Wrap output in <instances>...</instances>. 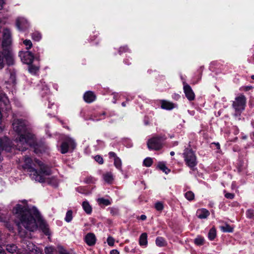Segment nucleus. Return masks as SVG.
<instances>
[{
	"instance_id": "obj_1",
	"label": "nucleus",
	"mask_w": 254,
	"mask_h": 254,
	"mask_svg": "<svg viewBox=\"0 0 254 254\" xmlns=\"http://www.w3.org/2000/svg\"><path fill=\"white\" fill-rule=\"evenodd\" d=\"M21 202L22 204H17L13 208V213L18 221L17 225L19 231H21L22 227L30 231H34L37 229V225L32 213L37 216L39 212L35 207L30 209L26 200Z\"/></svg>"
},
{
	"instance_id": "obj_2",
	"label": "nucleus",
	"mask_w": 254,
	"mask_h": 254,
	"mask_svg": "<svg viewBox=\"0 0 254 254\" xmlns=\"http://www.w3.org/2000/svg\"><path fill=\"white\" fill-rule=\"evenodd\" d=\"M12 126L17 135L16 139L20 143H38L36 135L27 127L24 120L15 119Z\"/></svg>"
},
{
	"instance_id": "obj_3",
	"label": "nucleus",
	"mask_w": 254,
	"mask_h": 254,
	"mask_svg": "<svg viewBox=\"0 0 254 254\" xmlns=\"http://www.w3.org/2000/svg\"><path fill=\"white\" fill-rule=\"evenodd\" d=\"M35 163H36L34 160L33 161L31 158L25 157L23 168L26 172H28L32 179L40 183H43L45 181V178L41 174H38V171L34 168L35 167Z\"/></svg>"
},
{
	"instance_id": "obj_4",
	"label": "nucleus",
	"mask_w": 254,
	"mask_h": 254,
	"mask_svg": "<svg viewBox=\"0 0 254 254\" xmlns=\"http://www.w3.org/2000/svg\"><path fill=\"white\" fill-rule=\"evenodd\" d=\"M4 61L8 66L14 64V59L11 51L8 49H3L2 52H0V68L4 67Z\"/></svg>"
},
{
	"instance_id": "obj_5",
	"label": "nucleus",
	"mask_w": 254,
	"mask_h": 254,
	"mask_svg": "<svg viewBox=\"0 0 254 254\" xmlns=\"http://www.w3.org/2000/svg\"><path fill=\"white\" fill-rule=\"evenodd\" d=\"M247 99L245 95L241 94L235 98L233 102L232 106L236 113L240 114L245 109Z\"/></svg>"
},
{
	"instance_id": "obj_6",
	"label": "nucleus",
	"mask_w": 254,
	"mask_h": 254,
	"mask_svg": "<svg viewBox=\"0 0 254 254\" xmlns=\"http://www.w3.org/2000/svg\"><path fill=\"white\" fill-rule=\"evenodd\" d=\"M184 155L186 164L188 166L192 168L196 165V157L190 144L188 145V147L186 148Z\"/></svg>"
},
{
	"instance_id": "obj_7",
	"label": "nucleus",
	"mask_w": 254,
	"mask_h": 254,
	"mask_svg": "<svg viewBox=\"0 0 254 254\" xmlns=\"http://www.w3.org/2000/svg\"><path fill=\"white\" fill-rule=\"evenodd\" d=\"M22 61L25 64H29L33 63L34 59L38 61H40L39 53L36 54L35 57L32 52L29 51H26L20 55Z\"/></svg>"
},
{
	"instance_id": "obj_8",
	"label": "nucleus",
	"mask_w": 254,
	"mask_h": 254,
	"mask_svg": "<svg viewBox=\"0 0 254 254\" xmlns=\"http://www.w3.org/2000/svg\"><path fill=\"white\" fill-rule=\"evenodd\" d=\"M34 161L39 167L40 170L39 171H38V174L42 175L44 178V176H49L52 174L50 168L42 161L37 159H35Z\"/></svg>"
},
{
	"instance_id": "obj_9",
	"label": "nucleus",
	"mask_w": 254,
	"mask_h": 254,
	"mask_svg": "<svg viewBox=\"0 0 254 254\" xmlns=\"http://www.w3.org/2000/svg\"><path fill=\"white\" fill-rule=\"evenodd\" d=\"M11 44V34L8 29H4L3 32V39L2 41V47L3 49H8Z\"/></svg>"
},
{
	"instance_id": "obj_10",
	"label": "nucleus",
	"mask_w": 254,
	"mask_h": 254,
	"mask_svg": "<svg viewBox=\"0 0 254 254\" xmlns=\"http://www.w3.org/2000/svg\"><path fill=\"white\" fill-rule=\"evenodd\" d=\"M183 90L186 98L190 101L195 99V94L190 85L185 82H183Z\"/></svg>"
},
{
	"instance_id": "obj_11",
	"label": "nucleus",
	"mask_w": 254,
	"mask_h": 254,
	"mask_svg": "<svg viewBox=\"0 0 254 254\" xmlns=\"http://www.w3.org/2000/svg\"><path fill=\"white\" fill-rule=\"evenodd\" d=\"M167 138V136L162 133L155 134L148 140L147 143H161L165 141Z\"/></svg>"
},
{
	"instance_id": "obj_12",
	"label": "nucleus",
	"mask_w": 254,
	"mask_h": 254,
	"mask_svg": "<svg viewBox=\"0 0 254 254\" xmlns=\"http://www.w3.org/2000/svg\"><path fill=\"white\" fill-rule=\"evenodd\" d=\"M83 98L86 103L90 104L96 100V96L93 91H87L83 94Z\"/></svg>"
},
{
	"instance_id": "obj_13",
	"label": "nucleus",
	"mask_w": 254,
	"mask_h": 254,
	"mask_svg": "<svg viewBox=\"0 0 254 254\" xmlns=\"http://www.w3.org/2000/svg\"><path fill=\"white\" fill-rule=\"evenodd\" d=\"M0 105L6 110L8 109L9 105V101L5 94H0Z\"/></svg>"
},
{
	"instance_id": "obj_14",
	"label": "nucleus",
	"mask_w": 254,
	"mask_h": 254,
	"mask_svg": "<svg viewBox=\"0 0 254 254\" xmlns=\"http://www.w3.org/2000/svg\"><path fill=\"white\" fill-rule=\"evenodd\" d=\"M160 102L162 109L171 110L175 107L174 103L165 100H161Z\"/></svg>"
},
{
	"instance_id": "obj_15",
	"label": "nucleus",
	"mask_w": 254,
	"mask_h": 254,
	"mask_svg": "<svg viewBox=\"0 0 254 254\" xmlns=\"http://www.w3.org/2000/svg\"><path fill=\"white\" fill-rule=\"evenodd\" d=\"M75 148V144H61L60 150L62 154L67 153L69 151H72Z\"/></svg>"
},
{
	"instance_id": "obj_16",
	"label": "nucleus",
	"mask_w": 254,
	"mask_h": 254,
	"mask_svg": "<svg viewBox=\"0 0 254 254\" xmlns=\"http://www.w3.org/2000/svg\"><path fill=\"white\" fill-rule=\"evenodd\" d=\"M96 239L95 235L93 233H88L85 237V241L86 244L90 246L95 245Z\"/></svg>"
},
{
	"instance_id": "obj_17",
	"label": "nucleus",
	"mask_w": 254,
	"mask_h": 254,
	"mask_svg": "<svg viewBox=\"0 0 254 254\" xmlns=\"http://www.w3.org/2000/svg\"><path fill=\"white\" fill-rule=\"evenodd\" d=\"M9 72L10 76L7 83L14 85L16 84V71L14 69H9Z\"/></svg>"
},
{
	"instance_id": "obj_18",
	"label": "nucleus",
	"mask_w": 254,
	"mask_h": 254,
	"mask_svg": "<svg viewBox=\"0 0 254 254\" xmlns=\"http://www.w3.org/2000/svg\"><path fill=\"white\" fill-rule=\"evenodd\" d=\"M209 214V212L204 208L198 209L196 211V215L198 218L200 219L206 218Z\"/></svg>"
},
{
	"instance_id": "obj_19",
	"label": "nucleus",
	"mask_w": 254,
	"mask_h": 254,
	"mask_svg": "<svg viewBox=\"0 0 254 254\" xmlns=\"http://www.w3.org/2000/svg\"><path fill=\"white\" fill-rule=\"evenodd\" d=\"M31 147L34 149V151L36 154L42 153L44 151V148L42 144H29Z\"/></svg>"
},
{
	"instance_id": "obj_20",
	"label": "nucleus",
	"mask_w": 254,
	"mask_h": 254,
	"mask_svg": "<svg viewBox=\"0 0 254 254\" xmlns=\"http://www.w3.org/2000/svg\"><path fill=\"white\" fill-rule=\"evenodd\" d=\"M59 138L60 143H75V140L73 138L64 134L60 135Z\"/></svg>"
},
{
	"instance_id": "obj_21",
	"label": "nucleus",
	"mask_w": 254,
	"mask_h": 254,
	"mask_svg": "<svg viewBox=\"0 0 254 254\" xmlns=\"http://www.w3.org/2000/svg\"><path fill=\"white\" fill-rule=\"evenodd\" d=\"M39 227L46 235H50V231L48 225L44 221H41L39 224Z\"/></svg>"
},
{
	"instance_id": "obj_22",
	"label": "nucleus",
	"mask_w": 254,
	"mask_h": 254,
	"mask_svg": "<svg viewBox=\"0 0 254 254\" xmlns=\"http://www.w3.org/2000/svg\"><path fill=\"white\" fill-rule=\"evenodd\" d=\"M39 66L33 64V63L28 64V71L32 74H36L39 70Z\"/></svg>"
},
{
	"instance_id": "obj_23",
	"label": "nucleus",
	"mask_w": 254,
	"mask_h": 254,
	"mask_svg": "<svg viewBox=\"0 0 254 254\" xmlns=\"http://www.w3.org/2000/svg\"><path fill=\"white\" fill-rule=\"evenodd\" d=\"M147 235L146 233H142L139 238V244L140 246H146L147 244Z\"/></svg>"
},
{
	"instance_id": "obj_24",
	"label": "nucleus",
	"mask_w": 254,
	"mask_h": 254,
	"mask_svg": "<svg viewBox=\"0 0 254 254\" xmlns=\"http://www.w3.org/2000/svg\"><path fill=\"white\" fill-rule=\"evenodd\" d=\"M82 207L86 213L89 214L92 212V207L87 201L82 202Z\"/></svg>"
},
{
	"instance_id": "obj_25",
	"label": "nucleus",
	"mask_w": 254,
	"mask_h": 254,
	"mask_svg": "<svg viewBox=\"0 0 254 254\" xmlns=\"http://www.w3.org/2000/svg\"><path fill=\"white\" fill-rule=\"evenodd\" d=\"M156 244L159 247H164L166 245V242L165 239L161 237H157L155 241Z\"/></svg>"
},
{
	"instance_id": "obj_26",
	"label": "nucleus",
	"mask_w": 254,
	"mask_h": 254,
	"mask_svg": "<svg viewBox=\"0 0 254 254\" xmlns=\"http://www.w3.org/2000/svg\"><path fill=\"white\" fill-rule=\"evenodd\" d=\"M150 150H159L162 148V144H147Z\"/></svg>"
},
{
	"instance_id": "obj_27",
	"label": "nucleus",
	"mask_w": 254,
	"mask_h": 254,
	"mask_svg": "<svg viewBox=\"0 0 254 254\" xmlns=\"http://www.w3.org/2000/svg\"><path fill=\"white\" fill-rule=\"evenodd\" d=\"M17 249V247L13 244H9L6 245V249L10 253L13 254L15 253Z\"/></svg>"
},
{
	"instance_id": "obj_28",
	"label": "nucleus",
	"mask_w": 254,
	"mask_h": 254,
	"mask_svg": "<svg viewBox=\"0 0 254 254\" xmlns=\"http://www.w3.org/2000/svg\"><path fill=\"white\" fill-rule=\"evenodd\" d=\"M104 179L108 183H112L113 180V175L111 173H107L104 175Z\"/></svg>"
},
{
	"instance_id": "obj_29",
	"label": "nucleus",
	"mask_w": 254,
	"mask_h": 254,
	"mask_svg": "<svg viewBox=\"0 0 254 254\" xmlns=\"http://www.w3.org/2000/svg\"><path fill=\"white\" fill-rule=\"evenodd\" d=\"M216 235V231L214 228H212L208 233V238L210 240L214 239Z\"/></svg>"
},
{
	"instance_id": "obj_30",
	"label": "nucleus",
	"mask_w": 254,
	"mask_h": 254,
	"mask_svg": "<svg viewBox=\"0 0 254 254\" xmlns=\"http://www.w3.org/2000/svg\"><path fill=\"white\" fill-rule=\"evenodd\" d=\"M220 229L224 232H232L233 231V228L231 227L228 224H226L224 226H221Z\"/></svg>"
},
{
	"instance_id": "obj_31",
	"label": "nucleus",
	"mask_w": 254,
	"mask_h": 254,
	"mask_svg": "<svg viewBox=\"0 0 254 254\" xmlns=\"http://www.w3.org/2000/svg\"><path fill=\"white\" fill-rule=\"evenodd\" d=\"M32 39L34 40V41H39L42 38V35H41V33H40L39 32H35L32 33Z\"/></svg>"
},
{
	"instance_id": "obj_32",
	"label": "nucleus",
	"mask_w": 254,
	"mask_h": 254,
	"mask_svg": "<svg viewBox=\"0 0 254 254\" xmlns=\"http://www.w3.org/2000/svg\"><path fill=\"white\" fill-rule=\"evenodd\" d=\"M158 167L166 174H168L170 172V170L165 166V165L162 163H159L158 165Z\"/></svg>"
},
{
	"instance_id": "obj_33",
	"label": "nucleus",
	"mask_w": 254,
	"mask_h": 254,
	"mask_svg": "<svg viewBox=\"0 0 254 254\" xmlns=\"http://www.w3.org/2000/svg\"><path fill=\"white\" fill-rule=\"evenodd\" d=\"M130 52V50L127 46H124L120 47L118 50V53L120 55H122L123 53Z\"/></svg>"
},
{
	"instance_id": "obj_34",
	"label": "nucleus",
	"mask_w": 254,
	"mask_h": 254,
	"mask_svg": "<svg viewBox=\"0 0 254 254\" xmlns=\"http://www.w3.org/2000/svg\"><path fill=\"white\" fill-rule=\"evenodd\" d=\"M72 219V211L71 210H68L66 213L65 220L67 222H69Z\"/></svg>"
},
{
	"instance_id": "obj_35",
	"label": "nucleus",
	"mask_w": 254,
	"mask_h": 254,
	"mask_svg": "<svg viewBox=\"0 0 254 254\" xmlns=\"http://www.w3.org/2000/svg\"><path fill=\"white\" fill-rule=\"evenodd\" d=\"M98 202L100 204H104L105 205H108L110 204V201L108 199H104L103 198H100L98 199Z\"/></svg>"
},
{
	"instance_id": "obj_36",
	"label": "nucleus",
	"mask_w": 254,
	"mask_h": 254,
	"mask_svg": "<svg viewBox=\"0 0 254 254\" xmlns=\"http://www.w3.org/2000/svg\"><path fill=\"white\" fill-rule=\"evenodd\" d=\"M185 196L188 200L190 201L194 199V194L192 191H189L185 193Z\"/></svg>"
},
{
	"instance_id": "obj_37",
	"label": "nucleus",
	"mask_w": 254,
	"mask_h": 254,
	"mask_svg": "<svg viewBox=\"0 0 254 254\" xmlns=\"http://www.w3.org/2000/svg\"><path fill=\"white\" fill-rule=\"evenodd\" d=\"M11 145V144L2 145V151L5 150L7 152H11L12 148H13Z\"/></svg>"
},
{
	"instance_id": "obj_38",
	"label": "nucleus",
	"mask_w": 254,
	"mask_h": 254,
	"mask_svg": "<svg viewBox=\"0 0 254 254\" xmlns=\"http://www.w3.org/2000/svg\"><path fill=\"white\" fill-rule=\"evenodd\" d=\"M153 161L151 158H147L144 159L143 164L146 167H150L152 164Z\"/></svg>"
},
{
	"instance_id": "obj_39",
	"label": "nucleus",
	"mask_w": 254,
	"mask_h": 254,
	"mask_svg": "<svg viewBox=\"0 0 254 254\" xmlns=\"http://www.w3.org/2000/svg\"><path fill=\"white\" fill-rule=\"evenodd\" d=\"M204 239L202 237H197L194 240V243L198 246L202 245L204 243Z\"/></svg>"
},
{
	"instance_id": "obj_40",
	"label": "nucleus",
	"mask_w": 254,
	"mask_h": 254,
	"mask_svg": "<svg viewBox=\"0 0 254 254\" xmlns=\"http://www.w3.org/2000/svg\"><path fill=\"white\" fill-rule=\"evenodd\" d=\"M114 165L118 169L121 167L122 162L121 159L118 157L114 159Z\"/></svg>"
},
{
	"instance_id": "obj_41",
	"label": "nucleus",
	"mask_w": 254,
	"mask_h": 254,
	"mask_svg": "<svg viewBox=\"0 0 254 254\" xmlns=\"http://www.w3.org/2000/svg\"><path fill=\"white\" fill-rule=\"evenodd\" d=\"M23 44L27 46L26 49L27 50L30 49L32 47V43L30 40H25L23 41Z\"/></svg>"
},
{
	"instance_id": "obj_42",
	"label": "nucleus",
	"mask_w": 254,
	"mask_h": 254,
	"mask_svg": "<svg viewBox=\"0 0 254 254\" xmlns=\"http://www.w3.org/2000/svg\"><path fill=\"white\" fill-rule=\"evenodd\" d=\"M0 143H11L10 139L6 136H0Z\"/></svg>"
},
{
	"instance_id": "obj_43",
	"label": "nucleus",
	"mask_w": 254,
	"mask_h": 254,
	"mask_svg": "<svg viewBox=\"0 0 254 254\" xmlns=\"http://www.w3.org/2000/svg\"><path fill=\"white\" fill-rule=\"evenodd\" d=\"M155 207L158 211H162L164 208L163 204L161 202H157L155 203Z\"/></svg>"
},
{
	"instance_id": "obj_44",
	"label": "nucleus",
	"mask_w": 254,
	"mask_h": 254,
	"mask_svg": "<svg viewBox=\"0 0 254 254\" xmlns=\"http://www.w3.org/2000/svg\"><path fill=\"white\" fill-rule=\"evenodd\" d=\"M107 241L108 244L110 246H114L115 240L112 237H111V236L108 237V238H107Z\"/></svg>"
},
{
	"instance_id": "obj_45",
	"label": "nucleus",
	"mask_w": 254,
	"mask_h": 254,
	"mask_svg": "<svg viewBox=\"0 0 254 254\" xmlns=\"http://www.w3.org/2000/svg\"><path fill=\"white\" fill-rule=\"evenodd\" d=\"M94 159L95 161L98 162L100 164H102L104 162L103 158L100 155L95 156Z\"/></svg>"
},
{
	"instance_id": "obj_46",
	"label": "nucleus",
	"mask_w": 254,
	"mask_h": 254,
	"mask_svg": "<svg viewBox=\"0 0 254 254\" xmlns=\"http://www.w3.org/2000/svg\"><path fill=\"white\" fill-rule=\"evenodd\" d=\"M247 217L252 218L254 216V211L252 209H249L247 211Z\"/></svg>"
},
{
	"instance_id": "obj_47",
	"label": "nucleus",
	"mask_w": 254,
	"mask_h": 254,
	"mask_svg": "<svg viewBox=\"0 0 254 254\" xmlns=\"http://www.w3.org/2000/svg\"><path fill=\"white\" fill-rule=\"evenodd\" d=\"M53 250H54V249L51 247H46L45 249V253L46 254H52Z\"/></svg>"
},
{
	"instance_id": "obj_48",
	"label": "nucleus",
	"mask_w": 254,
	"mask_h": 254,
	"mask_svg": "<svg viewBox=\"0 0 254 254\" xmlns=\"http://www.w3.org/2000/svg\"><path fill=\"white\" fill-rule=\"evenodd\" d=\"M59 253L61 254H69L67 253L65 250H64L62 247H58Z\"/></svg>"
},
{
	"instance_id": "obj_49",
	"label": "nucleus",
	"mask_w": 254,
	"mask_h": 254,
	"mask_svg": "<svg viewBox=\"0 0 254 254\" xmlns=\"http://www.w3.org/2000/svg\"><path fill=\"white\" fill-rule=\"evenodd\" d=\"M172 97L175 100H179L181 98V96L177 93H174L172 95Z\"/></svg>"
},
{
	"instance_id": "obj_50",
	"label": "nucleus",
	"mask_w": 254,
	"mask_h": 254,
	"mask_svg": "<svg viewBox=\"0 0 254 254\" xmlns=\"http://www.w3.org/2000/svg\"><path fill=\"white\" fill-rule=\"evenodd\" d=\"M225 196L228 199H233L234 197V194L232 193H226Z\"/></svg>"
},
{
	"instance_id": "obj_51",
	"label": "nucleus",
	"mask_w": 254,
	"mask_h": 254,
	"mask_svg": "<svg viewBox=\"0 0 254 254\" xmlns=\"http://www.w3.org/2000/svg\"><path fill=\"white\" fill-rule=\"evenodd\" d=\"M16 26L18 29H19V30H22V28H21V22L20 20H19L18 19L16 20Z\"/></svg>"
},
{
	"instance_id": "obj_52",
	"label": "nucleus",
	"mask_w": 254,
	"mask_h": 254,
	"mask_svg": "<svg viewBox=\"0 0 254 254\" xmlns=\"http://www.w3.org/2000/svg\"><path fill=\"white\" fill-rule=\"evenodd\" d=\"M109 157L110 158H116V157H117L116 154L115 153H114V152H110L109 153Z\"/></svg>"
},
{
	"instance_id": "obj_53",
	"label": "nucleus",
	"mask_w": 254,
	"mask_h": 254,
	"mask_svg": "<svg viewBox=\"0 0 254 254\" xmlns=\"http://www.w3.org/2000/svg\"><path fill=\"white\" fill-rule=\"evenodd\" d=\"M124 63L127 65H129L131 64V62H130L129 60L128 59H125L124 60Z\"/></svg>"
},
{
	"instance_id": "obj_54",
	"label": "nucleus",
	"mask_w": 254,
	"mask_h": 254,
	"mask_svg": "<svg viewBox=\"0 0 254 254\" xmlns=\"http://www.w3.org/2000/svg\"><path fill=\"white\" fill-rule=\"evenodd\" d=\"M130 141H131L130 139L128 138H124L122 139V142H126V143H129Z\"/></svg>"
},
{
	"instance_id": "obj_55",
	"label": "nucleus",
	"mask_w": 254,
	"mask_h": 254,
	"mask_svg": "<svg viewBox=\"0 0 254 254\" xmlns=\"http://www.w3.org/2000/svg\"><path fill=\"white\" fill-rule=\"evenodd\" d=\"M144 124L146 126H148L150 125V122L148 118H145L144 120Z\"/></svg>"
},
{
	"instance_id": "obj_56",
	"label": "nucleus",
	"mask_w": 254,
	"mask_h": 254,
	"mask_svg": "<svg viewBox=\"0 0 254 254\" xmlns=\"http://www.w3.org/2000/svg\"><path fill=\"white\" fill-rule=\"evenodd\" d=\"M110 254H119V252L117 250H113L110 252Z\"/></svg>"
},
{
	"instance_id": "obj_57",
	"label": "nucleus",
	"mask_w": 254,
	"mask_h": 254,
	"mask_svg": "<svg viewBox=\"0 0 254 254\" xmlns=\"http://www.w3.org/2000/svg\"><path fill=\"white\" fill-rule=\"evenodd\" d=\"M32 254H42V252L39 250H35V251L34 252L33 251H32Z\"/></svg>"
},
{
	"instance_id": "obj_58",
	"label": "nucleus",
	"mask_w": 254,
	"mask_h": 254,
	"mask_svg": "<svg viewBox=\"0 0 254 254\" xmlns=\"http://www.w3.org/2000/svg\"><path fill=\"white\" fill-rule=\"evenodd\" d=\"M111 213H112L113 215H117L118 214V211L117 210H114L113 209H112L111 211Z\"/></svg>"
},
{
	"instance_id": "obj_59",
	"label": "nucleus",
	"mask_w": 254,
	"mask_h": 254,
	"mask_svg": "<svg viewBox=\"0 0 254 254\" xmlns=\"http://www.w3.org/2000/svg\"><path fill=\"white\" fill-rule=\"evenodd\" d=\"M5 252L2 247L0 245V254H4Z\"/></svg>"
},
{
	"instance_id": "obj_60",
	"label": "nucleus",
	"mask_w": 254,
	"mask_h": 254,
	"mask_svg": "<svg viewBox=\"0 0 254 254\" xmlns=\"http://www.w3.org/2000/svg\"><path fill=\"white\" fill-rule=\"evenodd\" d=\"M253 87L252 86H247L245 87L246 91H249L250 90L252 89Z\"/></svg>"
},
{
	"instance_id": "obj_61",
	"label": "nucleus",
	"mask_w": 254,
	"mask_h": 254,
	"mask_svg": "<svg viewBox=\"0 0 254 254\" xmlns=\"http://www.w3.org/2000/svg\"><path fill=\"white\" fill-rule=\"evenodd\" d=\"M5 3V0H0V6L2 7Z\"/></svg>"
},
{
	"instance_id": "obj_62",
	"label": "nucleus",
	"mask_w": 254,
	"mask_h": 254,
	"mask_svg": "<svg viewBox=\"0 0 254 254\" xmlns=\"http://www.w3.org/2000/svg\"><path fill=\"white\" fill-rule=\"evenodd\" d=\"M60 123H61V124L63 125V127H65V128H68V127H67V126H65L64 125V121H62V120H60Z\"/></svg>"
},
{
	"instance_id": "obj_63",
	"label": "nucleus",
	"mask_w": 254,
	"mask_h": 254,
	"mask_svg": "<svg viewBox=\"0 0 254 254\" xmlns=\"http://www.w3.org/2000/svg\"><path fill=\"white\" fill-rule=\"evenodd\" d=\"M140 219L142 220H145L146 219V215H141L140 216Z\"/></svg>"
},
{
	"instance_id": "obj_64",
	"label": "nucleus",
	"mask_w": 254,
	"mask_h": 254,
	"mask_svg": "<svg viewBox=\"0 0 254 254\" xmlns=\"http://www.w3.org/2000/svg\"><path fill=\"white\" fill-rule=\"evenodd\" d=\"M215 145V146L216 147V148L218 149H220V144H214Z\"/></svg>"
}]
</instances>
